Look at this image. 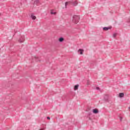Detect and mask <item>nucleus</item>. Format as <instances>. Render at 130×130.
Listing matches in <instances>:
<instances>
[{"mask_svg": "<svg viewBox=\"0 0 130 130\" xmlns=\"http://www.w3.org/2000/svg\"><path fill=\"white\" fill-rule=\"evenodd\" d=\"M112 28V27L111 26H109V27H104L103 28V30H105V31H108V30H110V29H111Z\"/></svg>", "mask_w": 130, "mask_h": 130, "instance_id": "7ed1b4c3", "label": "nucleus"}, {"mask_svg": "<svg viewBox=\"0 0 130 130\" xmlns=\"http://www.w3.org/2000/svg\"><path fill=\"white\" fill-rule=\"evenodd\" d=\"M39 130H43V129H39Z\"/></svg>", "mask_w": 130, "mask_h": 130, "instance_id": "5701e85b", "label": "nucleus"}, {"mask_svg": "<svg viewBox=\"0 0 130 130\" xmlns=\"http://www.w3.org/2000/svg\"><path fill=\"white\" fill-rule=\"evenodd\" d=\"M128 109H130V107H129Z\"/></svg>", "mask_w": 130, "mask_h": 130, "instance_id": "4be33fe9", "label": "nucleus"}, {"mask_svg": "<svg viewBox=\"0 0 130 130\" xmlns=\"http://www.w3.org/2000/svg\"><path fill=\"white\" fill-rule=\"evenodd\" d=\"M69 5V2H66L65 3V8L67 9V6Z\"/></svg>", "mask_w": 130, "mask_h": 130, "instance_id": "2eb2a0df", "label": "nucleus"}, {"mask_svg": "<svg viewBox=\"0 0 130 130\" xmlns=\"http://www.w3.org/2000/svg\"><path fill=\"white\" fill-rule=\"evenodd\" d=\"M116 35H117V33H114L113 34V37L114 38H115V37H116Z\"/></svg>", "mask_w": 130, "mask_h": 130, "instance_id": "4468645a", "label": "nucleus"}, {"mask_svg": "<svg viewBox=\"0 0 130 130\" xmlns=\"http://www.w3.org/2000/svg\"><path fill=\"white\" fill-rule=\"evenodd\" d=\"M56 14V12H53L52 10L51 11V15H55Z\"/></svg>", "mask_w": 130, "mask_h": 130, "instance_id": "ddd939ff", "label": "nucleus"}, {"mask_svg": "<svg viewBox=\"0 0 130 130\" xmlns=\"http://www.w3.org/2000/svg\"><path fill=\"white\" fill-rule=\"evenodd\" d=\"M104 100H105V101H108V95H105Z\"/></svg>", "mask_w": 130, "mask_h": 130, "instance_id": "9b49d317", "label": "nucleus"}, {"mask_svg": "<svg viewBox=\"0 0 130 130\" xmlns=\"http://www.w3.org/2000/svg\"><path fill=\"white\" fill-rule=\"evenodd\" d=\"M92 112L93 113H94V114H97V113H99V111L97 109H94L92 110Z\"/></svg>", "mask_w": 130, "mask_h": 130, "instance_id": "20e7f679", "label": "nucleus"}, {"mask_svg": "<svg viewBox=\"0 0 130 130\" xmlns=\"http://www.w3.org/2000/svg\"><path fill=\"white\" fill-rule=\"evenodd\" d=\"M47 119H50V117H47Z\"/></svg>", "mask_w": 130, "mask_h": 130, "instance_id": "a211bd4d", "label": "nucleus"}, {"mask_svg": "<svg viewBox=\"0 0 130 130\" xmlns=\"http://www.w3.org/2000/svg\"><path fill=\"white\" fill-rule=\"evenodd\" d=\"M84 51V50L82 49H79L78 50V53H80V54H83V52Z\"/></svg>", "mask_w": 130, "mask_h": 130, "instance_id": "39448f33", "label": "nucleus"}, {"mask_svg": "<svg viewBox=\"0 0 130 130\" xmlns=\"http://www.w3.org/2000/svg\"><path fill=\"white\" fill-rule=\"evenodd\" d=\"M35 58H36V61H39L38 59L37 58V57H35Z\"/></svg>", "mask_w": 130, "mask_h": 130, "instance_id": "dca6fc26", "label": "nucleus"}, {"mask_svg": "<svg viewBox=\"0 0 130 130\" xmlns=\"http://www.w3.org/2000/svg\"><path fill=\"white\" fill-rule=\"evenodd\" d=\"M30 17L32 20H36V16L34 15V14H31L30 15Z\"/></svg>", "mask_w": 130, "mask_h": 130, "instance_id": "423d86ee", "label": "nucleus"}, {"mask_svg": "<svg viewBox=\"0 0 130 130\" xmlns=\"http://www.w3.org/2000/svg\"><path fill=\"white\" fill-rule=\"evenodd\" d=\"M74 89L75 91H77V90H78V89H79V84L75 85Z\"/></svg>", "mask_w": 130, "mask_h": 130, "instance_id": "6e6552de", "label": "nucleus"}, {"mask_svg": "<svg viewBox=\"0 0 130 130\" xmlns=\"http://www.w3.org/2000/svg\"><path fill=\"white\" fill-rule=\"evenodd\" d=\"M24 41H25V36H22L18 40V42H19V43H23Z\"/></svg>", "mask_w": 130, "mask_h": 130, "instance_id": "f03ea898", "label": "nucleus"}, {"mask_svg": "<svg viewBox=\"0 0 130 130\" xmlns=\"http://www.w3.org/2000/svg\"><path fill=\"white\" fill-rule=\"evenodd\" d=\"M124 96V93H120L119 94V97H120V98H122Z\"/></svg>", "mask_w": 130, "mask_h": 130, "instance_id": "0eeeda50", "label": "nucleus"}, {"mask_svg": "<svg viewBox=\"0 0 130 130\" xmlns=\"http://www.w3.org/2000/svg\"><path fill=\"white\" fill-rule=\"evenodd\" d=\"M0 15H1V13H0Z\"/></svg>", "mask_w": 130, "mask_h": 130, "instance_id": "b1692460", "label": "nucleus"}, {"mask_svg": "<svg viewBox=\"0 0 130 130\" xmlns=\"http://www.w3.org/2000/svg\"><path fill=\"white\" fill-rule=\"evenodd\" d=\"M72 3L73 4V6H77L78 5V1H75V2H72Z\"/></svg>", "mask_w": 130, "mask_h": 130, "instance_id": "1a4fd4ad", "label": "nucleus"}, {"mask_svg": "<svg viewBox=\"0 0 130 130\" xmlns=\"http://www.w3.org/2000/svg\"><path fill=\"white\" fill-rule=\"evenodd\" d=\"M96 90H100V88L99 87H97L96 88Z\"/></svg>", "mask_w": 130, "mask_h": 130, "instance_id": "f3484780", "label": "nucleus"}, {"mask_svg": "<svg viewBox=\"0 0 130 130\" xmlns=\"http://www.w3.org/2000/svg\"><path fill=\"white\" fill-rule=\"evenodd\" d=\"M79 21H80V16L78 15L73 16L72 21L73 22V23H74V24H78Z\"/></svg>", "mask_w": 130, "mask_h": 130, "instance_id": "f257e3e1", "label": "nucleus"}, {"mask_svg": "<svg viewBox=\"0 0 130 130\" xmlns=\"http://www.w3.org/2000/svg\"><path fill=\"white\" fill-rule=\"evenodd\" d=\"M127 23H129V22H130L129 19H128V21H127Z\"/></svg>", "mask_w": 130, "mask_h": 130, "instance_id": "aec40b11", "label": "nucleus"}, {"mask_svg": "<svg viewBox=\"0 0 130 130\" xmlns=\"http://www.w3.org/2000/svg\"><path fill=\"white\" fill-rule=\"evenodd\" d=\"M35 5H38L39 4V0H36L34 2Z\"/></svg>", "mask_w": 130, "mask_h": 130, "instance_id": "f8f14e48", "label": "nucleus"}, {"mask_svg": "<svg viewBox=\"0 0 130 130\" xmlns=\"http://www.w3.org/2000/svg\"><path fill=\"white\" fill-rule=\"evenodd\" d=\"M25 3H26V2H27V0H24Z\"/></svg>", "mask_w": 130, "mask_h": 130, "instance_id": "412c9836", "label": "nucleus"}, {"mask_svg": "<svg viewBox=\"0 0 130 130\" xmlns=\"http://www.w3.org/2000/svg\"><path fill=\"white\" fill-rule=\"evenodd\" d=\"M120 121H121V120H122V117H121V118H120Z\"/></svg>", "mask_w": 130, "mask_h": 130, "instance_id": "6ab92c4d", "label": "nucleus"}, {"mask_svg": "<svg viewBox=\"0 0 130 130\" xmlns=\"http://www.w3.org/2000/svg\"><path fill=\"white\" fill-rule=\"evenodd\" d=\"M64 40V39H63V38L61 37L60 38H59L58 41L59 42H63V41Z\"/></svg>", "mask_w": 130, "mask_h": 130, "instance_id": "9d476101", "label": "nucleus"}]
</instances>
